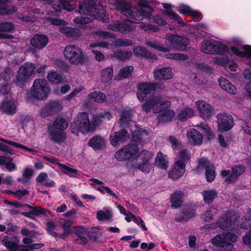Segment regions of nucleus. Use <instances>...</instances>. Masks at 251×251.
<instances>
[{"label": "nucleus", "mask_w": 251, "mask_h": 251, "mask_svg": "<svg viewBox=\"0 0 251 251\" xmlns=\"http://www.w3.org/2000/svg\"><path fill=\"white\" fill-rule=\"evenodd\" d=\"M24 206L31 209L28 212L22 213V215L27 218H31L32 216H39L41 215L45 216L51 215L50 211L46 208H43L40 206H32L27 204H25Z\"/></svg>", "instance_id": "19"}, {"label": "nucleus", "mask_w": 251, "mask_h": 251, "mask_svg": "<svg viewBox=\"0 0 251 251\" xmlns=\"http://www.w3.org/2000/svg\"><path fill=\"white\" fill-rule=\"evenodd\" d=\"M138 151L139 148L137 145L129 144L117 151L115 157L119 161L128 160L135 155Z\"/></svg>", "instance_id": "8"}, {"label": "nucleus", "mask_w": 251, "mask_h": 251, "mask_svg": "<svg viewBox=\"0 0 251 251\" xmlns=\"http://www.w3.org/2000/svg\"><path fill=\"white\" fill-rule=\"evenodd\" d=\"M216 177L215 167L212 165L211 167H207L205 170V177L208 182H212Z\"/></svg>", "instance_id": "52"}, {"label": "nucleus", "mask_w": 251, "mask_h": 251, "mask_svg": "<svg viewBox=\"0 0 251 251\" xmlns=\"http://www.w3.org/2000/svg\"><path fill=\"white\" fill-rule=\"evenodd\" d=\"M198 165L197 169L205 168V170L207 167H211L212 165L210 164V161L207 157H202L199 159L198 160Z\"/></svg>", "instance_id": "61"}, {"label": "nucleus", "mask_w": 251, "mask_h": 251, "mask_svg": "<svg viewBox=\"0 0 251 251\" xmlns=\"http://www.w3.org/2000/svg\"><path fill=\"white\" fill-rule=\"evenodd\" d=\"M166 155L161 151H159L155 159V164L158 168L166 169L168 167V162L165 159Z\"/></svg>", "instance_id": "45"}, {"label": "nucleus", "mask_w": 251, "mask_h": 251, "mask_svg": "<svg viewBox=\"0 0 251 251\" xmlns=\"http://www.w3.org/2000/svg\"><path fill=\"white\" fill-rule=\"evenodd\" d=\"M156 97L148 100L147 99L146 102L142 105V110L146 113L151 112L152 108L154 110V107L156 105Z\"/></svg>", "instance_id": "50"}, {"label": "nucleus", "mask_w": 251, "mask_h": 251, "mask_svg": "<svg viewBox=\"0 0 251 251\" xmlns=\"http://www.w3.org/2000/svg\"><path fill=\"white\" fill-rule=\"evenodd\" d=\"M175 116V112L172 109H168L160 113L158 116L159 123L171 121Z\"/></svg>", "instance_id": "41"}, {"label": "nucleus", "mask_w": 251, "mask_h": 251, "mask_svg": "<svg viewBox=\"0 0 251 251\" xmlns=\"http://www.w3.org/2000/svg\"><path fill=\"white\" fill-rule=\"evenodd\" d=\"M101 81L103 83H108L111 80L113 76V70L112 66L104 68L102 69L100 73Z\"/></svg>", "instance_id": "42"}, {"label": "nucleus", "mask_w": 251, "mask_h": 251, "mask_svg": "<svg viewBox=\"0 0 251 251\" xmlns=\"http://www.w3.org/2000/svg\"><path fill=\"white\" fill-rule=\"evenodd\" d=\"M132 119V112L130 110H124L121 114L120 122L122 124L128 125Z\"/></svg>", "instance_id": "51"}, {"label": "nucleus", "mask_w": 251, "mask_h": 251, "mask_svg": "<svg viewBox=\"0 0 251 251\" xmlns=\"http://www.w3.org/2000/svg\"><path fill=\"white\" fill-rule=\"evenodd\" d=\"M151 165L150 161H142V162L139 164L138 169L143 172L149 173L151 171Z\"/></svg>", "instance_id": "63"}, {"label": "nucleus", "mask_w": 251, "mask_h": 251, "mask_svg": "<svg viewBox=\"0 0 251 251\" xmlns=\"http://www.w3.org/2000/svg\"><path fill=\"white\" fill-rule=\"evenodd\" d=\"M193 115L194 111L192 108L185 107L180 110L177 114V118L180 121L184 122L189 118L193 117Z\"/></svg>", "instance_id": "40"}, {"label": "nucleus", "mask_w": 251, "mask_h": 251, "mask_svg": "<svg viewBox=\"0 0 251 251\" xmlns=\"http://www.w3.org/2000/svg\"><path fill=\"white\" fill-rule=\"evenodd\" d=\"M219 220L221 225L222 229L225 230L235 225L238 221V218L233 211L228 210L224 214L220 216Z\"/></svg>", "instance_id": "12"}, {"label": "nucleus", "mask_w": 251, "mask_h": 251, "mask_svg": "<svg viewBox=\"0 0 251 251\" xmlns=\"http://www.w3.org/2000/svg\"><path fill=\"white\" fill-rule=\"evenodd\" d=\"M116 9L124 15L134 20V9H132L131 4L126 0H116L114 3Z\"/></svg>", "instance_id": "13"}, {"label": "nucleus", "mask_w": 251, "mask_h": 251, "mask_svg": "<svg viewBox=\"0 0 251 251\" xmlns=\"http://www.w3.org/2000/svg\"><path fill=\"white\" fill-rule=\"evenodd\" d=\"M161 13L167 16L169 20L173 21L174 23H177L179 25H184L182 19L179 15L171 10H162Z\"/></svg>", "instance_id": "39"}, {"label": "nucleus", "mask_w": 251, "mask_h": 251, "mask_svg": "<svg viewBox=\"0 0 251 251\" xmlns=\"http://www.w3.org/2000/svg\"><path fill=\"white\" fill-rule=\"evenodd\" d=\"M96 9V4L93 0H86L80 3L79 5L80 10H84L90 12Z\"/></svg>", "instance_id": "47"}, {"label": "nucleus", "mask_w": 251, "mask_h": 251, "mask_svg": "<svg viewBox=\"0 0 251 251\" xmlns=\"http://www.w3.org/2000/svg\"><path fill=\"white\" fill-rule=\"evenodd\" d=\"M166 39L171 42L173 48L178 51L185 50L190 44V40L188 38L176 34H167Z\"/></svg>", "instance_id": "9"}, {"label": "nucleus", "mask_w": 251, "mask_h": 251, "mask_svg": "<svg viewBox=\"0 0 251 251\" xmlns=\"http://www.w3.org/2000/svg\"><path fill=\"white\" fill-rule=\"evenodd\" d=\"M147 45L159 51L167 52L170 51V49L168 48L162 46L158 42L149 41L147 42Z\"/></svg>", "instance_id": "54"}, {"label": "nucleus", "mask_w": 251, "mask_h": 251, "mask_svg": "<svg viewBox=\"0 0 251 251\" xmlns=\"http://www.w3.org/2000/svg\"><path fill=\"white\" fill-rule=\"evenodd\" d=\"M34 68L35 66L32 63H26L21 66L17 75V85H23L26 80L32 74Z\"/></svg>", "instance_id": "10"}, {"label": "nucleus", "mask_w": 251, "mask_h": 251, "mask_svg": "<svg viewBox=\"0 0 251 251\" xmlns=\"http://www.w3.org/2000/svg\"><path fill=\"white\" fill-rule=\"evenodd\" d=\"M130 137V135L126 130L121 129L119 131L114 133L113 135L110 137V144L114 147L118 146L121 143L126 142Z\"/></svg>", "instance_id": "15"}, {"label": "nucleus", "mask_w": 251, "mask_h": 251, "mask_svg": "<svg viewBox=\"0 0 251 251\" xmlns=\"http://www.w3.org/2000/svg\"><path fill=\"white\" fill-rule=\"evenodd\" d=\"M59 31L67 37L76 39L81 34L80 29L71 27L62 26L60 27Z\"/></svg>", "instance_id": "30"}, {"label": "nucleus", "mask_w": 251, "mask_h": 251, "mask_svg": "<svg viewBox=\"0 0 251 251\" xmlns=\"http://www.w3.org/2000/svg\"><path fill=\"white\" fill-rule=\"evenodd\" d=\"M196 104L200 116L202 119L208 120L213 116L214 109L209 104L204 101H201L197 102Z\"/></svg>", "instance_id": "16"}, {"label": "nucleus", "mask_w": 251, "mask_h": 251, "mask_svg": "<svg viewBox=\"0 0 251 251\" xmlns=\"http://www.w3.org/2000/svg\"><path fill=\"white\" fill-rule=\"evenodd\" d=\"M221 88L231 94H235L237 90L235 87L226 78L220 77L218 79Z\"/></svg>", "instance_id": "32"}, {"label": "nucleus", "mask_w": 251, "mask_h": 251, "mask_svg": "<svg viewBox=\"0 0 251 251\" xmlns=\"http://www.w3.org/2000/svg\"><path fill=\"white\" fill-rule=\"evenodd\" d=\"M202 196L204 202L209 204L218 197V193L213 189L204 190L202 193Z\"/></svg>", "instance_id": "38"}, {"label": "nucleus", "mask_w": 251, "mask_h": 251, "mask_svg": "<svg viewBox=\"0 0 251 251\" xmlns=\"http://www.w3.org/2000/svg\"><path fill=\"white\" fill-rule=\"evenodd\" d=\"M213 216V211L212 210H207L201 215V218L205 222H210L214 219Z\"/></svg>", "instance_id": "62"}, {"label": "nucleus", "mask_w": 251, "mask_h": 251, "mask_svg": "<svg viewBox=\"0 0 251 251\" xmlns=\"http://www.w3.org/2000/svg\"><path fill=\"white\" fill-rule=\"evenodd\" d=\"M14 24L10 22H2L0 23V38L2 39H12L13 35L3 32H11L14 30Z\"/></svg>", "instance_id": "27"}, {"label": "nucleus", "mask_w": 251, "mask_h": 251, "mask_svg": "<svg viewBox=\"0 0 251 251\" xmlns=\"http://www.w3.org/2000/svg\"><path fill=\"white\" fill-rule=\"evenodd\" d=\"M185 172V166L183 164H180L179 162L175 163L172 170L168 173V176L173 180H177L183 176Z\"/></svg>", "instance_id": "24"}, {"label": "nucleus", "mask_w": 251, "mask_h": 251, "mask_svg": "<svg viewBox=\"0 0 251 251\" xmlns=\"http://www.w3.org/2000/svg\"><path fill=\"white\" fill-rule=\"evenodd\" d=\"M218 129L220 131L230 130L233 126V120L231 116L225 113H220L217 115Z\"/></svg>", "instance_id": "11"}, {"label": "nucleus", "mask_w": 251, "mask_h": 251, "mask_svg": "<svg viewBox=\"0 0 251 251\" xmlns=\"http://www.w3.org/2000/svg\"><path fill=\"white\" fill-rule=\"evenodd\" d=\"M0 108L2 111L8 115H13L16 113V107L14 103L11 101H3Z\"/></svg>", "instance_id": "35"}, {"label": "nucleus", "mask_w": 251, "mask_h": 251, "mask_svg": "<svg viewBox=\"0 0 251 251\" xmlns=\"http://www.w3.org/2000/svg\"><path fill=\"white\" fill-rule=\"evenodd\" d=\"M157 83L155 82H141L137 84L136 96L140 102H143L146 99L151 96L155 93Z\"/></svg>", "instance_id": "6"}, {"label": "nucleus", "mask_w": 251, "mask_h": 251, "mask_svg": "<svg viewBox=\"0 0 251 251\" xmlns=\"http://www.w3.org/2000/svg\"><path fill=\"white\" fill-rule=\"evenodd\" d=\"M156 102L155 106L154 107V113H159L170 109L169 108L171 106V103L170 101L163 100L160 98L156 97Z\"/></svg>", "instance_id": "31"}, {"label": "nucleus", "mask_w": 251, "mask_h": 251, "mask_svg": "<svg viewBox=\"0 0 251 251\" xmlns=\"http://www.w3.org/2000/svg\"><path fill=\"white\" fill-rule=\"evenodd\" d=\"M152 156V153L151 152L144 150L140 153L139 156L142 161H150Z\"/></svg>", "instance_id": "64"}, {"label": "nucleus", "mask_w": 251, "mask_h": 251, "mask_svg": "<svg viewBox=\"0 0 251 251\" xmlns=\"http://www.w3.org/2000/svg\"><path fill=\"white\" fill-rule=\"evenodd\" d=\"M30 44L33 47L39 50L43 49L49 42L47 35L42 34H35L30 39Z\"/></svg>", "instance_id": "22"}, {"label": "nucleus", "mask_w": 251, "mask_h": 251, "mask_svg": "<svg viewBox=\"0 0 251 251\" xmlns=\"http://www.w3.org/2000/svg\"><path fill=\"white\" fill-rule=\"evenodd\" d=\"M150 3L149 0H139L137 3L139 8H134L133 17L135 20L141 21L145 19L151 20L154 8Z\"/></svg>", "instance_id": "5"}, {"label": "nucleus", "mask_w": 251, "mask_h": 251, "mask_svg": "<svg viewBox=\"0 0 251 251\" xmlns=\"http://www.w3.org/2000/svg\"><path fill=\"white\" fill-rule=\"evenodd\" d=\"M55 64L58 68L65 72H68L70 70V65L63 60L57 59L55 61Z\"/></svg>", "instance_id": "60"}, {"label": "nucleus", "mask_w": 251, "mask_h": 251, "mask_svg": "<svg viewBox=\"0 0 251 251\" xmlns=\"http://www.w3.org/2000/svg\"><path fill=\"white\" fill-rule=\"evenodd\" d=\"M132 44V41L126 38H119L115 41V45L117 47L131 46Z\"/></svg>", "instance_id": "57"}, {"label": "nucleus", "mask_w": 251, "mask_h": 251, "mask_svg": "<svg viewBox=\"0 0 251 251\" xmlns=\"http://www.w3.org/2000/svg\"><path fill=\"white\" fill-rule=\"evenodd\" d=\"M228 47L225 45H219L211 41L203 42L201 45V50L206 54H221L228 51Z\"/></svg>", "instance_id": "7"}, {"label": "nucleus", "mask_w": 251, "mask_h": 251, "mask_svg": "<svg viewBox=\"0 0 251 251\" xmlns=\"http://www.w3.org/2000/svg\"><path fill=\"white\" fill-rule=\"evenodd\" d=\"M189 143L193 146H200L202 143L203 136L194 128H191L187 131Z\"/></svg>", "instance_id": "23"}, {"label": "nucleus", "mask_w": 251, "mask_h": 251, "mask_svg": "<svg viewBox=\"0 0 251 251\" xmlns=\"http://www.w3.org/2000/svg\"><path fill=\"white\" fill-rule=\"evenodd\" d=\"M149 132L145 129L138 128L135 130L132 134V140L133 144L138 145H144L148 139Z\"/></svg>", "instance_id": "20"}, {"label": "nucleus", "mask_w": 251, "mask_h": 251, "mask_svg": "<svg viewBox=\"0 0 251 251\" xmlns=\"http://www.w3.org/2000/svg\"><path fill=\"white\" fill-rule=\"evenodd\" d=\"M197 126L200 128V130L205 134L208 140H211L214 139V135L206 123H201Z\"/></svg>", "instance_id": "48"}, {"label": "nucleus", "mask_w": 251, "mask_h": 251, "mask_svg": "<svg viewBox=\"0 0 251 251\" xmlns=\"http://www.w3.org/2000/svg\"><path fill=\"white\" fill-rule=\"evenodd\" d=\"M132 53L130 51L122 50L121 49L115 50L113 53V56L119 60L125 61L131 57Z\"/></svg>", "instance_id": "43"}, {"label": "nucleus", "mask_w": 251, "mask_h": 251, "mask_svg": "<svg viewBox=\"0 0 251 251\" xmlns=\"http://www.w3.org/2000/svg\"><path fill=\"white\" fill-rule=\"evenodd\" d=\"M88 145L94 151H101L105 147V140L100 135H95L89 139Z\"/></svg>", "instance_id": "25"}, {"label": "nucleus", "mask_w": 251, "mask_h": 251, "mask_svg": "<svg viewBox=\"0 0 251 251\" xmlns=\"http://www.w3.org/2000/svg\"><path fill=\"white\" fill-rule=\"evenodd\" d=\"M71 132L77 134L79 132L83 134L93 131L95 129L94 126H91L88 114L86 112H79L71 124Z\"/></svg>", "instance_id": "2"}, {"label": "nucleus", "mask_w": 251, "mask_h": 251, "mask_svg": "<svg viewBox=\"0 0 251 251\" xmlns=\"http://www.w3.org/2000/svg\"><path fill=\"white\" fill-rule=\"evenodd\" d=\"M112 218V214L110 212L106 211L104 212L102 211H98L97 212V219L100 221L105 220L109 221Z\"/></svg>", "instance_id": "59"}, {"label": "nucleus", "mask_w": 251, "mask_h": 251, "mask_svg": "<svg viewBox=\"0 0 251 251\" xmlns=\"http://www.w3.org/2000/svg\"><path fill=\"white\" fill-rule=\"evenodd\" d=\"M68 126V124L66 119L62 117H58L50 127L64 131L67 128Z\"/></svg>", "instance_id": "44"}, {"label": "nucleus", "mask_w": 251, "mask_h": 251, "mask_svg": "<svg viewBox=\"0 0 251 251\" xmlns=\"http://www.w3.org/2000/svg\"><path fill=\"white\" fill-rule=\"evenodd\" d=\"M237 236L231 232H224L216 235L212 239V244L219 251H230L233 243L237 241Z\"/></svg>", "instance_id": "3"}, {"label": "nucleus", "mask_w": 251, "mask_h": 251, "mask_svg": "<svg viewBox=\"0 0 251 251\" xmlns=\"http://www.w3.org/2000/svg\"><path fill=\"white\" fill-rule=\"evenodd\" d=\"M88 97L90 100H93L94 101L99 103L103 102L105 100L106 98L104 94L98 91L91 93L89 95Z\"/></svg>", "instance_id": "49"}, {"label": "nucleus", "mask_w": 251, "mask_h": 251, "mask_svg": "<svg viewBox=\"0 0 251 251\" xmlns=\"http://www.w3.org/2000/svg\"><path fill=\"white\" fill-rule=\"evenodd\" d=\"M111 26L110 29L113 31H119L122 33H127L132 30L131 25L125 22L117 21Z\"/></svg>", "instance_id": "33"}, {"label": "nucleus", "mask_w": 251, "mask_h": 251, "mask_svg": "<svg viewBox=\"0 0 251 251\" xmlns=\"http://www.w3.org/2000/svg\"><path fill=\"white\" fill-rule=\"evenodd\" d=\"M8 0H0V15L13 14L17 11L16 6H7Z\"/></svg>", "instance_id": "36"}, {"label": "nucleus", "mask_w": 251, "mask_h": 251, "mask_svg": "<svg viewBox=\"0 0 251 251\" xmlns=\"http://www.w3.org/2000/svg\"><path fill=\"white\" fill-rule=\"evenodd\" d=\"M166 57L168 59H172L176 60H185L188 59V55L180 53H167Z\"/></svg>", "instance_id": "55"}, {"label": "nucleus", "mask_w": 251, "mask_h": 251, "mask_svg": "<svg viewBox=\"0 0 251 251\" xmlns=\"http://www.w3.org/2000/svg\"><path fill=\"white\" fill-rule=\"evenodd\" d=\"M49 134L50 140L54 143L59 145L64 143L67 139L65 132L49 126L48 129Z\"/></svg>", "instance_id": "18"}, {"label": "nucleus", "mask_w": 251, "mask_h": 251, "mask_svg": "<svg viewBox=\"0 0 251 251\" xmlns=\"http://www.w3.org/2000/svg\"><path fill=\"white\" fill-rule=\"evenodd\" d=\"M169 140L172 144V148L174 150L177 151L180 150L182 148V144L178 142L177 138L174 136H170Z\"/></svg>", "instance_id": "58"}, {"label": "nucleus", "mask_w": 251, "mask_h": 251, "mask_svg": "<svg viewBox=\"0 0 251 251\" xmlns=\"http://www.w3.org/2000/svg\"><path fill=\"white\" fill-rule=\"evenodd\" d=\"M134 54L137 57H141L145 59H155L156 56L154 54L150 52L145 47L137 46L133 49Z\"/></svg>", "instance_id": "29"}, {"label": "nucleus", "mask_w": 251, "mask_h": 251, "mask_svg": "<svg viewBox=\"0 0 251 251\" xmlns=\"http://www.w3.org/2000/svg\"><path fill=\"white\" fill-rule=\"evenodd\" d=\"M50 91V89L45 79H36L32 85L31 94L35 99L44 100L47 98Z\"/></svg>", "instance_id": "4"}, {"label": "nucleus", "mask_w": 251, "mask_h": 251, "mask_svg": "<svg viewBox=\"0 0 251 251\" xmlns=\"http://www.w3.org/2000/svg\"><path fill=\"white\" fill-rule=\"evenodd\" d=\"M62 107L58 101H50L48 102L41 111V116L46 118L55 115L62 109Z\"/></svg>", "instance_id": "14"}, {"label": "nucleus", "mask_w": 251, "mask_h": 251, "mask_svg": "<svg viewBox=\"0 0 251 251\" xmlns=\"http://www.w3.org/2000/svg\"><path fill=\"white\" fill-rule=\"evenodd\" d=\"M195 210L190 206L184 207L176 217V221L182 223L187 222L195 216Z\"/></svg>", "instance_id": "21"}, {"label": "nucleus", "mask_w": 251, "mask_h": 251, "mask_svg": "<svg viewBox=\"0 0 251 251\" xmlns=\"http://www.w3.org/2000/svg\"><path fill=\"white\" fill-rule=\"evenodd\" d=\"M61 172L71 177H77L79 176L77 169L72 168L64 164L57 163Z\"/></svg>", "instance_id": "37"}, {"label": "nucleus", "mask_w": 251, "mask_h": 251, "mask_svg": "<svg viewBox=\"0 0 251 251\" xmlns=\"http://www.w3.org/2000/svg\"><path fill=\"white\" fill-rule=\"evenodd\" d=\"M13 75V73L12 70L10 68L7 67L4 69L3 72H1L0 73V78L7 81L12 77Z\"/></svg>", "instance_id": "56"}, {"label": "nucleus", "mask_w": 251, "mask_h": 251, "mask_svg": "<svg viewBox=\"0 0 251 251\" xmlns=\"http://www.w3.org/2000/svg\"><path fill=\"white\" fill-rule=\"evenodd\" d=\"M246 170V168L243 164L233 165L231 167L230 175L225 179V181L228 183L236 182L239 179V177L245 172Z\"/></svg>", "instance_id": "17"}, {"label": "nucleus", "mask_w": 251, "mask_h": 251, "mask_svg": "<svg viewBox=\"0 0 251 251\" xmlns=\"http://www.w3.org/2000/svg\"><path fill=\"white\" fill-rule=\"evenodd\" d=\"M63 54L69 63L75 66H83L89 61L87 54L81 48L75 45L66 46L64 50Z\"/></svg>", "instance_id": "1"}, {"label": "nucleus", "mask_w": 251, "mask_h": 251, "mask_svg": "<svg viewBox=\"0 0 251 251\" xmlns=\"http://www.w3.org/2000/svg\"><path fill=\"white\" fill-rule=\"evenodd\" d=\"M154 77L157 80H168L172 78L173 73L170 67H163L154 71Z\"/></svg>", "instance_id": "26"}, {"label": "nucleus", "mask_w": 251, "mask_h": 251, "mask_svg": "<svg viewBox=\"0 0 251 251\" xmlns=\"http://www.w3.org/2000/svg\"><path fill=\"white\" fill-rule=\"evenodd\" d=\"M134 68L132 66H126L120 70L119 75L124 78H128L132 75Z\"/></svg>", "instance_id": "53"}, {"label": "nucleus", "mask_w": 251, "mask_h": 251, "mask_svg": "<svg viewBox=\"0 0 251 251\" xmlns=\"http://www.w3.org/2000/svg\"><path fill=\"white\" fill-rule=\"evenodd\" d=\"M184 193L181 190L174 191L171 196L170 202L171 207L176 209L181 207L183 202V197Z\"/></svg>", "instance_id": "28"}, {"label": "nucleus", "mask_w": 251, "mask_h": 251, "mask_svg": "<svg viewBox=\"0 0 251 251\" xmlns=\"http://www.w3.org/2000/svg\"><path fill=\"white\" fill-rule=\"evenodd\" d=\"M179 151L177 155L178 160L176 161L175 163L179 162L180 164H182L184 166L186 167V164L190 160V155L188 153L187 149H182L179 150Z\"/></svg>", "instance_id": "46"}, {"label": "nucleus", "mask_w": 251, "mask_h": 251, "mask_svg": "<svg viewBox=\"0 0 251 251\" xmlns=\"http://www.w3.org/2000/svg\"><path fill=\"white\" fill-rule=\"evenodd\" d=\"M47 79L52 84L57 85L63 80V75L54 70H50L47 75Z\"/></svg>", "instance_id": "34"}]
</instances>
